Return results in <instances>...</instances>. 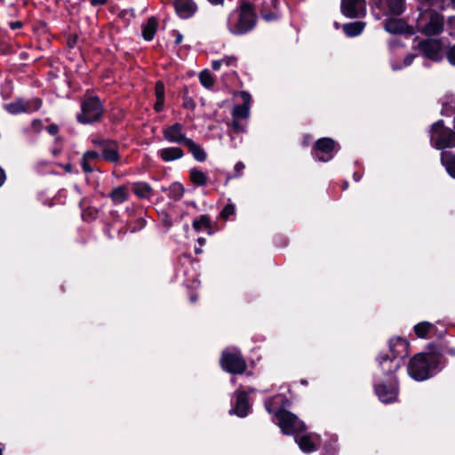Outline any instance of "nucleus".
Masks as SVG:
<instances>
[{"label": "nucleus", "mask_w": 455, "mask_h": 455, "mask_svg": "<svg viewBox=\"0 0 455 455\" xmlns=\"http://www.w3.org/2000/svg\"><path fill=\"white\" fill-rule=\"evenodd\" d=\"M89 2L92 6H98L106 4L108 0H89Z\"/></svg>", "instance_id": "c03bdc74"}, {"label": "nucleus", "mask_w": 455, "mask_h": 455, "mask_svg": "<svg viewBox=\"0 0 455 455\" xmlns=\"http://www.w3.org/2000/svg\"><path fill=\"white\" fill-rule=\"evenodd\" d=\"M364 23L361 21L350 22L343 25V31L348 36H356L362 33Z\"/></svg>", "instance_id": "c85d7f7f"}, {"label": "nucleus", "mask_w": 455, "mask_h": 455, "mask_svg": "<svg viewBox=\"0 0 455 455\" xmlns=\"http://www.w3.org/2000/svg\"><path fill=\"white\" fill-rule=\"evenodd\" d=\"M199 79L203 86L212 88L214 84V78L208 70H204L199 75Z\"/></svg>", "instance_id": "72a5a7b5"}, {"label": "nucleus", "mask_w": 455, "mask_h": 455, "mask_svg": "<svg viewBox=\"0 0 455 455\" xmlns=\"http://www.w3.org/2000/svg\"><path fill=\"white\" fill-rule=\"evenodd\" d=\"M63 168L66 172L69 173L72 172V165L70 164H67L63 165Z\"/></svg>", "instance_id": "3c124183"}, {"label": "nucleus", "mask_w": 455, "mask_h": 455, "mask_svg": "<svg viewBox=\"0 0 455 455\" xmlns=\"http://www.w3.org/2000/svg\"><path fill=\"white\" fill-rule=\"evenodd\" d=\"M5 180V174L3 169L0 168V187L4 184Z\"/></svg>", "instance_id": "09e8293b"}, {"label": "nucleus", "mask_w": 455, "mask_h": 455, "mask_svg": "<svg viewBox=\"0 0 455 455\" xmlns=\"http://www.w3.org/2000/svg\"><path fill=\"white\" fill-rule=\"evenodd\" d=\"M41 100L34 98L28 100H17L12 103L4 105V108L12 115L20 113H31L36 111L41 107Z\"/></svg>", "instance_id": "0eeeda50"}, {"label": "nucleus", "mask_w": 455, "mask_h": 455, "mask_svg": "<svg viewBox=\"0 0 455 455\" xmlns=\"http://www.w3.org/2000/svg\"><path fill=\"white\" fill-rule=\"evenodd\" d=\"M201 252H202V249H201V248H196V254H199V253H201Z\"/></svg>", "instance_id": "4d7b16f0"}, {"label": "nucleus", "mask_w": 455, "mask_h": 455, "mask_svg": "<svg viewBox=\"0 0 455 455\" xmlns=\"http://www.w3.org/2000/svg\"><path fill=\"white\" fill-rule=\"evenodd\" d=\"M335 142L330 138L319 139L315 147V156L322 162H328L334 156Z\"/></svg>", "instance_id": "6e6552de"}, {"label": "nucleus", "mask_w": 455, "mask_h": 455, "mask_svg": "<svg viewBox=\"0 0 455 455\" xmlns=\"http://www.w3.org/2000/svg\"><path fill=\"white\" fill-rule=\"evenodd\" d=\"M185 146L188 148L189 152L196 161L204 162L206 160L207 155L204 149L193 140H188Z\"/></svg>", "instance_id": "a878e982"}, {"label": "nucleus", "mask_w": 455, "mask_h": 455, "mask_svg": "<svg viewBox=\"0 0 455 455\" xmlns=\"http://www.w3.org/2000/svg\"><path fill=\"white\" fill-rule=\"evenodd\" d=\"M155 94L156 101L154 108L156 112H161L164 109V85L161 81H158L155 86Z\"/></svg>", "instance_id": "cd10ccee"}, {"label": "nucleus", "mask_w": 455, "mask_h": 455, "mask_svg": "<svg viewBox=\"0 0 455 455\" xmlns=\"http://www.w3.org/2000/svg\"><path fill=\"white\" fill-rule=\"evenodd\" d=\"M409 375L416 380H425L429 378V363L425 354H417L408 365Z\"/></svg>", "instance_id": "423d86ee"}, {"label": "nucleus", "mask_w": 455, "mask_h": 455, "mask_svg": "<svg viewBox=\"0 0 455 455\" xmlns=\"http://www.w3.org/2000/svg\"><path fill=\"white\" fill-rule=\"evenodd\" d=\"M441 163L448 174L455 179V153L451 151H443L441 153Z\"/></svg>", "instance_id": "5701e85b"}, {"label": "nucleus", "mask_w": 455, "mask_h": 455, "mask_svg": "<svg viewBox=\"0 0 455 455\" xmlns=\"http://www.w3.org/2000/svg\"><path fill=\"white\" fill-rule=\"evenodd\" d=\"M275 18H276V15H275V14H267V15H264V19H265L266 20H267V21L272 20H274V19H275Z\"/></svg>", "instance_id": "8fccbe9b"}, {"label": "nucleus", "mask_w": 455, "mask_h": 455, "mask_svg": "<svg viewBox=\"0 0 455 455\" xmlns=\"http://www.w3.org/2000/svg\"><path fill=\"white\" fill-rule=\"evenodd\" d=\"M222 66H223V63H222L221 60H213L212 63V67L214 70L220 69Z\"/></svg>", "instance_id": "49530a36"}, {"label": "nucleus", "mask_w": 455, "mask_h": 455, "mask_svg": "<svg viewBox=\"0 0 455 455\" xmlns=\"http://www.w3.org/2000/svg\"><path fill=\"white\" fill-rule=\"evenodd\" d=\"M220 364L225 371L234 374H241L246 369V363L237 350L224 351Z\"/></svg>", "instance_id": "39448f33"}, {"label": "nucleus", "mask_w": 455, "mask_h": 455, "mask_svg": "<svg viewBox=\"0 0 455 455\" xmlns=\"http://www.w3.org/2000/svg\"><path fill=\"white\" fill-rule=\"evenodd\" d=\"M221 60L223 65L227 67H235L236 65V58L233 56L224 57Z\"/></svg>", "instance_id": "4c0bfd02"}, {"label": "nucleus", "mask_w": 455, "mask_h": 455, "mask_svg": "<svg viewBox=\"0 0 455 455\" xmlns=\"http://www.w3.org/2000/svg\"><path fill=\"white\" fill-rule=\"evenodd\" d=\"M250 405L246 392L238 390L236 392V403L235 408L231 411L239 417H245L249 412Z\"/></svg>", "instance_id": "aec40b11"}, {"label": "nucleus", "mask_w": 455, "mask_h": 455, "mask_svg": "<svg viewBox=\"0 0 455 455\" xmlns=\"http://www.w3.org/2000/svg\"><path fill=\"white\" fill-rule=\"evenodd\" d=\"M173 7L180 19H189L197 11V5L193 0H174Z\"/></svg>", "instance_id": "4468645a"}, {"label": "nucleus", "mask_w": 455, "mask_h": 455, "mask_svg": "<svg viewBox=\"0 0 455 455\" xmlns=\"http://www.w3.org/2000/svg\"><path fill=\"white\" fill-rule=\"evenodd\" d=\"M266 408H267V410L270 412V409H269V402H266Z\"/></svg>", "instance_id": "13d9d810"}, {"label": "nucleus", "mask_w": 455, "mask_h": 455, "mask_svg": "<svg viewBox=\"0 0 455 455\" xmlns=\"http://www.w3.org/2000/svg\"><path fill=\"white\" fill-rule=\"evenodd\" d=\"M378 361L382 373L387 375L395 372L401 366L400 360H395L388 355L379 356Z\"/></svg>", "instance_id": "412c9836"}, {"label": "nucleus", "mask_w": 455, "mask_h": 455, "mask_svg": "<svg viewBox=\"0 0 455 455\" xmlns=\"http://www.w3.org/2000/svg\"><path fill=\"white\" fill-rule=\"evenodd\" d=\"M244 169H245L244 164L243 162H237L234 167L235 173H234L233 177H235V178L241 177Z\"/></svg>", "instance_id": "c9c22d12"}, {"label": "nucleus", "mask_w": 455, "mask_h": 455, "mask_svg": "<svg viewBox=\"0 0 455 455\" xmlns=\"http://www.w3.org/2000/svg\"><path fill=\"white\" fill-rule=\"evenodd\" d=\"M403 66H393V69H399L402 68Z\"/></svg>", "instance_id": "bf43d9fd"}, {"label": "nucleus", "mask_w": 455, "mask_h": 455, "mask_svg": "<svg viewBox=\"0 0 455 455\" xmlns=\"http://www.w3.org/2000/svg\"><path fill=\"white\" fill-rule=\"evenodd\" d=\"M59 153H60V150H59V149H53V150H52V155H53V156H56Z\"/></svg>", "instance_id": "6e6d98bb"}, {"label": "nucleus", "mask_w": 455, "mask_h": 455, "mask_svg": "<svg viewBox=\"0 0 455 455\" xmlns=\"http://www.w3.org/2000/svg\"><path fill=\"white\" fill-rule=\"evenodd\" d=\"M295 441L304 452H311L316 449L320 443V437L316 434L297 435Z\"/></svg>", "instance_id": "dca6fc26"}, {"label": "nucleus", "mask_w": 455, "mask_h": 455, "mask_svg": "<svg viewBox=\"0 0 455 455\" xmlns=\"http://www.w3.org/2000/svg\"><path fill=\"white\" fill-rule=\"evenodd\" d=\"M431 327V323L427 322H422L415 325L414 331L419 338H426Z\"/></svg>", "instance_id": "473e14b6"}, {"label": "nucleus", "mask_w": 455, "mask_h": 455, "mask_svg": "<svg viewBox=\"0 0 455 455\" xmlns=\"http://www.w3.org/2000/svg\"><path fill=\"white\" fill-rule=\"evenodd\" d=\"M90 162H91L90 160H87L84 157L82 159V168L85 172H92V167L91 166Z\"/></svg>", "instance_id": "a19ab883"}, {"label": "nucleus", "mask_w": 455, "mask_h": 455, "mask_svg": "<svg viewBox=\"0 0 455 455\" xmlns=\"http://www.w3.org/2000/svg\"><path fill=\"white\" fill-rule=\"evenodd\" d=\"M443 29V17L440 14H432L428 23L424 27L426 35L433 36L441 33Z\"/></svg>", "instance_id": "6ab92c4d"}, {"label": "nucleus", "mask_w": 455, "mask_h": 455, "mask_svg": "<svg viewBox=\"0 0 455 455\" xmlns=\"http://www.w3.org/2000/svg\"><path fill=\"white\" fill-rule=\"evenodd\" d=\"M430 141L432 146L437 149L454 148L455 132L446 128L443 121H438L432 125Z\"/></svg>", "instance_id": "f03ea898"}, {"label": "nucleus", "mask_w": 455, "mask_h": 455, "mask_svg": "<svg viewBox=\"0 0 455 455\" xmlns=\"http://www.w3.org/2000/svg\"><path fill=\"white\" fill-rule=\"evenodd\" d=\"M235 212V209L233 204H227L221 212V216L223 218H228V217L234 215Z\"/></svg>", "instance_id": "f704fd0d"}, {"label": "nucleus", "mask_w": 455, "mask_h": 455, "mask_svg": "<svg viewBox=\"0 0 455 455\" xmlns=\"http://www.w3.org/2000/svg\"><path fill=\"white\" fill-rule=\"evenodd\" d=\"M93 144L102 148V156L105 160L109 162H116L119 159L117 145L114 141H105L101 140H93Z\"/></svg>", "instance_id": "f3484780"}, {"label": "nucleus", "mask_w": 455, "mask_h": 455, "mask_svg": "<svg viewBox=\"0 0 455 455\" xmlns=\"http://www.w3.org/2000/svg\"><path fill=\"white\" fill-rule=\"evenodd\" d=\"M100 155L97 153V152H94V151H87L84 154V158L87 159V160H90V161H92V160H95L97 158H99Z\"/></svg>", "instance_id": "ea45409f"}, {"label": "nucleus", "mask_w": 455, "mask_h": 455, "mask_svg": "<svg viewBox=\"0 0 455 455\" xmlns=\"http://www.w3.org/2000/svg\"><path fill=\"white\" fill-rule=\"evenodd\" d=\"M413 60H414V55H412V54L407 55L404 58L403 66L407 67V66L411 65L412 63Z\"/></svg>", "instance_id": "37998d69"}, {"label": "nucleus", "mask_w": 455, "mask_h": 455, "mask_svg": "<svg viewBox=\"0 0 455 455\" xmlns=\"http://www.w3.org/2000/svg\"><path fill=\"white\" fill-rule=\"evenodd\" d=\"M163 136L170 143L186 145V141L190 140L186 137L184 127L180 123H175L163 129Z\"/></svg>", "instance_id": "9d476101"}, {"label": "nucleus", "mask_w": 455, "mask_h": 455, "mask_svg": "<svg viewBox=\"0 0 455 455\" xmlns=\"http://www.w3.org/2000/svg\"><path fill=\"white\" fill-rule=\"evenodd\" d=\"M197 242H198V243L200 244V246H203V245L205 243V239H204V238H203V237H199V238L197 239Z\"/></svg>", "instance_id": "864d4df0"}, {"label": "nucleus", "mask_w": 455, "mask_h": 455, "mask_svg": "<svg viewBox=\"0 0 455 455\" xmlns=\"http://www.w3.org/2000/svg\"><path fill=\"white\" fill-rule=\"evenodd\" d=\"M208 1H209L211 4H215V5H217V4H223V2H224V0H208Z\"/></svg>", "instance_id": "603ef678"}, {"label": "nucleus", "mask_w": 455, "mask_h": 455, "mask_svg": "<svg viewBox=\"0 0 455 455\" xmlns=\"http://www.w3.org/2000/svg\"><path fill=\"white\" fill-rule=\"evenodd\" d=\"M22 26H23L22 22L19 21V20L10 22V28L12 29H18V28H22Z\"/></svg>", "instance_id": "a18cd8bd"}, {"label": "nucleus", "mask_w": 455, "mask_h": 455, "mask_svg": "<svg viewBox=\"0 0 455 455\" xmlns=\"http://www.w3.org/2000/svg\"><path fill=\"white\" fill-rule=\"evenodd\" d=\"M47 131L50 134L55 135L58 132L59 128L56 124H52L48 126Z\"/></svg>", "instance_id": "de8ad7c7"}, {"label": "nucleus", "mask_w": 455, "mask_h": 455, "mask_svg": "<svg viewBox=\"0 0 455 455\" xmlns=\"http://www.w3.org/2000/svg\"><path fill=\"white\" fill-rule=\"evenodd\" d=\"M256 20L253 4L246 0H240L236 9L228 18V28L233 35H243L253 29Z\"/></svg>", "instance_id": "f257e3e1"}, {"label": "nucleus", "mask_w": 455, "mask_h": 455, "mask_svg": "<svg viewBox=\"0 0 455 455\" xmlns=\"http://www.w3.org/2000/svg\"><path fill=\"white\" fill-rule=\"evenodd\" d=\"M449 22H450L451 25L455 26V17H451V18H450Z\"/></svg>", "instance_id": "5fc2aeb1"}, {"label": "nucleus", "mask_w": 455, "mask_h": 455, "mask_svg": "<svg viewBox=\"0 0 455 455\" xmlns=\"http://www.w3.org/2000/svg\"><path fill=\"white\" fill-rule=\"evenodd\" d=\"M378 3L381 9L391 14L400 15L405 10L404 0H378Z\"/></svg>", "instance_id": "a211bd4d"}, {"label": "nucleus", "mask_w": 455, "mask_h": 455, "mask_svg": "<svg viewBox=\"0 0 455 455\" xmlns=\"http://www.w3.org/2000/svg\"><path fill=\"white\" fill-rule=\"evenodd\" d=\"M109 197L114 204H120L128 200L129 192L128 188L124 186L115 188L109 194Z\"/></svg>", "instance_id": "393cba45"}, {"label": "nucleus", "mask_w": 455, "mask_h": 455, "mask_svg": "<svg viewBox=\"0 0 455 455\" xmlns=\"http://www.w3.org/2000/svg\"><path fill=\"white\" fill-rule=\"evenodd\" d=\"M419 47L427 58L435 61L442 60V44L439 41L434 39L425 40L420 43Z\"/></svg>", "instance_id": "f8f14e48"}, {"label": "nucleus", "mask_w": 455, "mask_h": 455, "mask_svg": "<svg viewBox=\"0 0 455 455\" xmlns=\"http://www.w3.org/2000/svg\"><path fill=\"white\" fill-rule=\"evenodd\" d=\"M385 29L391 34H402L407 31V26L401 19H389L385 24Z\"/></svg>", "instance_id": "b1692460"}, {"label": "nucleus", "mask_w": 455, "mask_h": 455, "mask_svg": "<svg viewBox=\"0 0 455 455\" xmlns=\"http://www.w3.org/2000/svg\"><path fill=\"white\" fill-rule=\"evenodd\" d=\"M193 228L196 231H201L204 229H210L211 228V220L210 218L206 215H201L199 219L195 220L193 221Z\"/></svg>", "instance_id": "2f4dec72"}, {"label": "nucleus", "mask_w": 455, "mask_h": 455, "mask_svg": "<svg viewBox=\"0 0 455 455\" xmlns=\"http://www.w3.org/2000/svg\"><path fill=\"white\" fill-rule=\"evenodd\" d=\"M451 1L452 5L455 7V0H451Z\"/></svg>", "instance_id": "052dcab7"}, {"label": "nucleus", "mask_w": 455, "mask_h": 455, "mask_svg": "<svg viewBox=\"0 0 455 455\" xmlns=\"http://www.w3.org/2000/svg\"><path fill=\"white\" fill-rule=\"evenodd\" d=\"M184 152L178 147H169L158 151V156L164 162H172L183 157Z\"/></svg>", "instance_id": "4be33fe9"}, {"label": "nucleus", "mask_w": 455, "mask_h": 455, "mask_svg": "<svg viewBox=\"0 0 455 455\" xmlns=\"http://www.w3.org/2000/svg\"><path fill=\"white\" fill-rule=\"evenodd\" d=\"M389 348L392 353V358L400 360L408 355L409 342L399 337L393 338L389 340Z\"/></svg>", "instance_id": "2eb2a0df"}, {"label": "nucleus", "mask_w": 455, "mask_h": 455, "mask_svg": "<svg viewBox=\"0 0 455 455\" xmlns=\"http://www.w3.org/2000/svg\"><path fill=\"white\" fill-rule=\"evenodd\" d=\"M191 181L197 186H204L207 183L206 174L196 168H192L189 171Z\"/></svg>", "instance_id": "c756f323"}, {"label": "nucleus", "mask_w": 455, "mask_h": 455, "mask_svg": "<svg viewBox=\"0 0 455 455\" xmlns=\"http://www.w3.org/2000/svg\"><path fill=\"white\" fill-rule=\"evenodd\" d=\"M172 36L175 38L176 44H180L183 40V36L178 30H172Z\"/></svg>", "instance_id": "79ce46f5"}, {"label": "nucleus", "mask_w": 455, "mask_h": 455, "mask_svg": "<svg viewBox=\"0 0 455 455\" xmlns=\"http://www.w3.org/2000/svg\"><path fill=\"white\" fill-rule=\"evenodd\" d=\"M375 391L379 400L383 403H392L395 401L398 395L397 383L395 379L393 377H389L388 385H376Z\"/></svg>", "instance_id": "1a4fd4ad"}, {"label": "nucleus", "mask_w": 455, "mask_h": 455, "mask_svg": "<svg viewBox=\"0 0 455 455\" xmlns=\"http://www.w3.org/2000/svg\"><path fill=\"white\" fill-rule=\"evenodd\" d=\"M134 194L140 198H148L152 194L150 186L144 182L134 184Z\"/></svg>", "instance_id": "7c9ffc66"}, {"label": "nucleus", "mask_w": 455, "mask_h": 455, "mask_svg": "<svg viewBox=\"0 0 455 455\" xmlns=\"http://www.w3.org/2000/svg\"><path fill=\"white\" fill-rule=\"evenodd\" d=\"M275 419L282 432L285 435L299 433L304 428L303 422L299 420L296 415L288 411H278L275 413Z\"/></svg>", "instance_id": "20e7f679"}, {"label": "nucleus", "mask_w": 455, "mask_h": 455, "mask_svg": "<svg viewBox=\"0 0 455 455\" xmlns=\"http://www.w3.org/2000/svg\"><path fill=\"white\" fill-rule=\"evenodd\" d=\"M232 127L237 132H245V125L242 124L239 122V119H234L233 118Z\"/></svg>", "instance_id": "e433bc0d"}, {"label": "nucleus", "mask_w": 455, "mask_h": 455, "mask_svg": "<svg viewBox=\"0 0 455 455\" xmlns=\"http://www.w3.org/2000/svg\"><path fill=\"white\" fill-rule=\"evenodd\" d=\"M449 62L455 66V45L451 47L446 52Z\"/></svg>", "instance_id": "58836bf2"}, {"label": "nucleus", "mask_w": 455, "mask_h": 455, "mask_svg": "<svg viewBox=\"0 0 455 455\" xmlns=\"http://www.w3.org/2000/svg\"><path fill=\"white\" fill-rule=\"evenodd\" d=\"M239 96L243 100V104L236 105L232 110V117L234 119H248L250 116V109L251 97L247 92H240Z\"/></svg>", "instance_id": "ddd939ff"}, {"label": "nucleus", "mask_w": 455, "mask_h": 455, "mask_svg": "<svg viewBox=\"0 0 455 455\" xmlns=\"http://www.w3.org/2000/svg\"><path fill=\"white\" fill-rule=\"evenodd\" d=\"M103 113V106L96 96L84 98L81 104V114L77 120L81 124H90L100 119Z\"/></svg>", "instance_id": "7ed1b4c3"}, {"label": "nucleus", "mask_w": 455, "mask_h": 455, "mask_svg": "<svg viewBox=\"0 0 455 455\" xmlns=\"http://www.w3.org/2000/svg\"><path fill=\"white\" fill-rule=\"evenodd\" d=\"M341 10L344 15L348 18H355L365 13L364 0H342Z\"/></svg>", "instance_id": "9b49d317"}, {"label": "nucleus", "mask_w": 455, "mask_h": 455, "mask_svg": "<svg viewBox=\"0 0 455 455\" xmlns=\"http://www.w3.org/2000/svg\"><path fill=\"white\" fill-rule=\"evenodd\" d=\"M158 23L156 18L151 17L142 28V36L145 40L150 41L154 38L157 30Z\"/></svg>", "instance_id": "bb28decb"}, {"label": "nucleus", "mask_w": 455, "mask_h": 455, "mask_svg": "<svg viewBox=\"0 0 455 455\" xmlns=\"http://www.w3.org/2000/svg\"><path fill=\"white\" fill-rule=\"evenodd\" d=\"M0 455H3V451H2V449H0Z\"/></svg>", "instance_id": "680f3d73"}]
</instances>
